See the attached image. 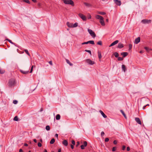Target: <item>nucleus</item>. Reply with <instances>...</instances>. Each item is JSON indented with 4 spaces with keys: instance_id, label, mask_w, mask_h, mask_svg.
<instances>
[{
    "instance_id": "f257e3e1",
    "label": "nucleus",
    "mask_w": 152,
    "mask_h": 152,
    "mask_svg": "<svg viewBox=\"0 0 152 152\" xmlns=\"http://www.w3.org/2000/svg\"><path fill=\"white\" fill-rule=\"evenodd\" d=\"M95 18L96 19L99 20V22L102 26H104L105 25L104 22V18L102 16L97 15L95 16Z\"/></svg>"
},
{
    "instance_id": "f03ea898",
    "label": "nucleus",
    "mask_w": 152,
    "mask_h": 152,
    "mask_svg": "<svg viewBox=\"0 0 152 152\" xmlns=\"http://www.w3.org/2000/svg\"><path fill=\"white\" fill-rule=\"evenodd\" d=\"M66 4H70L72 6H74V3L72 0H64V2Z\"/></svg>"
},
{
    "instance_id": "7ed1b4c3",
    "label": "nucleus",
    "mask_w": 152,
    "mask_h": 152,
    "mask_svg": "<svg viewBox=\"0 0 152 152\" xmlns=\"http://www.w3.org/2000/svg\"><path fill=\"white\" fill-rule=\"evenodd\" d=\"M88 31L92 37L94 38L96 37V35L95 33L91 29H88Z\"/></svg>"
},
{
    "instance_id": "20e7f679",
    "label": "nucleus",
    "mask_w": 152,
    "mask_h": 152,
    "mask_svg": "<svg viewBox=\"0 0 152 152\" xmlns=\"http://www.w3.org/2000/svg\"><path fill=\"white\" fill-rule=\"evenodd\" d=\"M15 83V80L14 79H10L9 82V85L10 86H14Z\"/></svg>"
},
{
    "instance_id": "39448f33",
    "label": "nucleus",
    "mask_w": 152,
    "mask_h": 152,
    "mask_svg": "<svg viewBox=\"0 0 152 152\" xmlns=\"http://www.w3.org/2000/svg\"><path fill=\"white\" fill-rule=\"evenodd\" d=\"M79 16L81 18L83 21H86V17L83 14L81 13H79L78 14Z\"/></svg>"
},
{
    "instance_id": "423d86ee",
    "label": "nucleus",
    "mask_w": 152,
    "mask_h": 152,
    "mask_svg": "<svg viewBox=\"0 0 152 152\" xmlns=\"http://www.w3.org/2000/svg\"><path fill=\"white\" fill-rule=\"evenodd\" d=\"M86 62L88 63V64L92 65L94 64V61H92L90 59H86Z\"/></svg>"
},
{
    "instance_id": "0eeeda50",
    "label": "nucleus",
    "mask_w": 152,
    "mask_h": 152,
    "mask_svg": "<svg viewBox=\"0 0 152 152\" xmlns=\"http://www.w3.org/2000/svg\"><path fill=\"white\" fill-rule=\"evenodd\" d=\"M114 3L116 4L118 6H120L121 4V2L120 1L118 0H113Z\"/></svg>"
},
{
    "instance_id": "6e6552de",
    "label": "nucleus",
    "mask_w": 152,
    "mask_h": 152,
    "mask_svg": "<svg viewBox=\"0 0 152 152\" xmlns=\"http://www.w3.org/2000/svg\"><path fill=\"white\" fill-rule=\"evenodd\" d=\"M151 20H150L143 19L141 21V22L144 23H150Z\"/></svg>"
},
{
    "instance_id": "1a4fd4ad",
    "label": "nucleus",
    "mask_w": 152,
    "mask_h": 152,
    "mask_svg": "<svg viewBox=\"0 0 152 152\" xmlns=\"http://www.w3.org/2000/svg\"><path fill=\"white\" fill-rule=\"evenodd\" d=\"M140 37H138L137 38L135 39L134 40V43L136 44H138L140 41Z\"/></svg>"
},
{
    "instance_id": "9d476101",
    "label": "nucleus",
    "mask_w": 152,
    "mask_h": 152,
    "mask_svg": "<svg viewBox=\"0 0 152 152\" xmlns=\"http://www.w3.org/2000/svg\"><path fill=\"white\" fill-rule=\"evenodd\" d=\"M118 42V40H116L112 43L111 45L109 46V47L115 45L117 44Z\"/></svg>"
},
{
    "instance_id": "9b49d317",
    "label": "nucleus",
    "mask_w": 152,
    "mask_h": 152,
    "mask_svg": "<svg viewBox=\"0 0 152 152\" xmlns=\"http://www.w3.org/2000/svg\"><path fill=\"white\" fill-rule=\"evenodd\" d=\"M135 120L137 123L140 125L141 124V122L139 118H135Z\"/></svg>"
},
{
    "instance_id": "f8f14e48",
    "label": "nucleus",
    "mask_w": 152,
    "mask_h": 152,
    "mask_svg": "<svg viewBox=\"0 0 152 152\" xmlns=\"http://www.w3.org/2000/svg\"><path fill=\"white\" fill-rule=\"evenodd\" d=\"M99 112L101 113L102 115L104 118H106L107 117V116L101 110H100Z\"/></svg>"
},
{
    "instance_id": "ddd939ff",
    "label": "nucleus",
    "mask_w": 152,
    "mask_h": 152,
    "mask_svg": "<svg viewBox=\"0 0 152 152\" xmlns=\"http://www.w3.org/2000/svg\"><path fill=\"white\" fill-rule=\"evenodd\" d=\"M20 72L22 73L23 74H27L28 73V72H29L28 70L27 71H24V70H20Z\"/></svg>"
},
{
    "instance_id": "4468645a",
    "label": "nucleus",
    "mask_w": 152,
    "mask_h": 152,
    "mask_svg": "<svg viewBox=\"0 0 152 152\" xmlns=\"http://www.w3.org/2000/svg\"><path fill=\"white\" fill-rule=\"evenodd\" d=\"M72 24H73L72 23H70L69 22H67L66 23V25L67 26L70 28H72Z\"/></svg>"
},
{
    "instance_id": "2eb2a0df",
    "label": "nucleus",
    "mask_w": 152,
    "mask_h": 152,
    "mask_svg": "<svg viewBox=\"0 0 152 152\" xmlns=\"http://www.w3.org/2000/svg\"><path fill=\"white\" fill-rule=\"evenodd\" d=\"M62 144L65 146H67L68 145V142L66 140H64L63 141Z\"/></svg>"
},
{
    "instance_id": "dca6fc26",
    "label": "nucleus",
    "mask_w": 152,
    "mask_h": 152,
    "mask_svg": "<svg viewBox=\"0 0 152 152\" xmlns=\"http://www.w3.org/2000/svg\"><path fill=\"white\" fill-rule=\"evenodd\" d=\"M128 54V53L127 52H122L121 53V55L123 56L124 57L126 56Z\"/></svg>"
},
{
    "instance_id": "f3484780",
    "label": "nucleus",
    "mask_w": 152,
    "mask_h": 152,
    "mask_svg": "<svg viewBox=\"0 0 152 152\" xmlns=\"http://www.w3.org/2000/svg\"><path fill=\"white\" fill-rule=\"evenodd\" d=\"M124 47L123 45L121 43H119L118 44V48H121Z\"/></svg>"
},
{
    "instance_id": "a211bd4d",
    "label": "nucleus",
    "mask_w": 152,
    "mask_h": 152,
    "mask_svg": "<svg viewBox=\"0 0 152 152\" xmlns=\"http://www.w3.org/2000/svg\"><path fill=\"white\" fill-rule=\"evenodd\" d=\"M98 56L99 58V59H100L102 57L101 52L98 51Z\"/></svg>"
},
{
    "instance_id": "6ab92c4d",
    "label": "nucleus",
    "mask_w": 152,
    "mask_h": 152,
    "mask_svg": "<svg viewBox=\"0 0 152 152\" xmlns=\"http://www.w3.org/2000/svg\"><path fill=\"white\" fill-rule=\"evenodd\" d=\"M66 63L68 64H69V65L70 66H72L73 64H72V63H71L70 61H69V60L67 59H66Z\"/></svg>"
},
{
    "instance_id": "aec40b11",
    "label": "nucleus",
    "mask_w": 152,
    "mask_h": 152,
    "mask_svg": "<svg viewBox=\"0 0 152 152\" xmlns=\"http://www.w3.org/2000/svg\"><path fill=\"white\" fill-rule=\"evenodd\" d=\"M88 42V43H90V44H91L92 45H94V41L93 40H90Z\"/></svg>"
},
{
    "instance_id": "412c9836",
    "label": "nucleus",
    "mask_w": 152,
    "mask_h": 152,
    "mask_svg": "<svg viewBox=\"0 0 152 152\" xmlns=\"http://www.w3.org/2000/svg\"><path fill=\"white\" fill-rule=\"evenodd\" d=\"M97 13L101 15H104L106 14V13L103 12H98Z\"/></svg>"
},
{
    "instance_id": "4be33fe9",
    "label": "nucleus",
    "mask_w": 152,
    "mask_h": 152,
    "mask_svg": "<svg viewBox=\"0 0 152 152\" xmlns=\"http://www.w3.org/2000/svg\"><path fill=\"white\" fill-rule=\"evenodd\" d=\"M60 115L59 114H57V115H56V120H59L60 119Z\"/></svg>"
},
{
    "instance_id": "5701e85b",
    "label": "nucleus",
    "mask_w": 152,
    "mask_h": 152,
    "mask_svg": "<svg viewBox=\"0 0 152 152\" xmlns=\"http://www.w3.org/2000/svg\"><path fill=\"white\" fill-rule=\"evenodd\" d=\"M122 68L124 72H125L126 70V68L125 65L123 64L122 65Z\"/></svg>"
},
{
    "instance_id": "b1692460",
    "label": "nucleus",
    "mask_w": 152,
    "mask_h": 152,
    "mask_svg": "<svg viewBox=\"0 0 152 152\" xmlns=\"http://www.w3.org/2000/svg\"><path fill=\"white\" fill-rule=\"evenodd\" d=\"M55 142V140L54 138H53L50 142V143L51 144H53Z\"/></svg>"
},
{
    "instance_id": "393cba45",
    "label": "nucleus",
    "mask_w": 152,
    "mask_h": 152,
    "mask_svg": "<svg viewBox=\"0 0 152 152\" xmlns=\"http://www.w3.org/2000/svg\"><path fill=\"white\" fill-rule=\"evenodd\" d=\"M113 54L115 57H116V58L118 57V56H119V54L118 53H117L116 52H115Z\"/></svg>"
},
{
    "instance_id": "a878e982",
    "label": "nucleus",
    "mask_w": 152,
    "mask_h": 152,
    "mask_svg": "<svg viewBox=\"0 0 152 152\" xmlns=\"http://www.w3.org/2000/svg\"><path fill=\"white\" fill-rule=\"evenodd\" d=\"M77 23H75L74 24H72V28H75L77 26Z\"/></svg>"
},
{
    "instance_id": "bb28decb",
    "label": "nucleus",
    "mask_w": 152,
    "mask_h": 152,
    "mask_svg": "<svg viewBox=\"0 0 152 152\" xmlns=\"http://www.w3.org/2000/svg\"><path fill=\"white\" fill-rule=\"evenodd\" d=\"M45 129H46V130H48V131H49L50 130V126L48 125V126H46V128H45Z\"/></svg>"
},
{
    "instance_id": "cd10ccee",
    "label": "nucleus",
    "mask_w": 152,
    "mask_h": 152,
    "mask_svg": "<svg viewBox=\"0 0 152 152\" xmlns=\"http://www.w3.org/2000/svg\"><path fill=\"white\" fill-rule=\"evenodd\" d=\"M84 4L86 6H88V7H90L91 6V4H88L86 2H84Z\"/></svg>"
},
{
    "instance_id": "c85d7f7f",
    "label": "nucleus",
    "mask_w": 152,
    "mask_h": 152,
    "mask_svg": "<svg viewBox=\"0 0 152 152\" xmlns=\"http://www.w3.org/2000/svg\"><path fill=\"white\" fill-rule=\"evenodd\" d=\"M6 40L8 41L9 42H10V43L14 45V43H13L12 42V41L9 39H7Z\"/></svg>"
},
{
    "instance_id": "c756f323",
    "label": "nucleus",
    "mask_w": 152,
    "mask_h": 152,
    "mask_svg": "<svg viewBox=\"0 0 152 152\" xmlns=\"http://www.w3.org/2000/svg\"><path fill=\"white\" fill-rule=\"evenodd\" d=\"M15 121H18V118L17 116H15L13 119Z\"/></svg>"
},
{
    "instance_id": "7c9ffc66",
    "label": "nucleus",
    "mask_w": 152,
    "mask_h": 152,
    "mask_svg": "<svg viewBox=\"0 0 152 152\" xmlns=\"http://www.w3.org/2000/svg\"><path fill=\"white\" fill-rule=\"evenodd\" d=\"M132 45L131 44H129V50H130L132 48Z\"/></svg>"
},
{
    "instance_id": "2f4dec72",
    "label": "nucleus",
    "mask_w": 152,
    "mask_h": 152,
    "mask_svg": "<svg viewBox=\"0 0 152 152\" xmlns=\"http://www.w3.org/2000/svg\"><path fill=\"white\" fill-rule=\"evenodd\" d=\"M25 52L26 53V54L28 55V56H30V54L29 53H28V52L27 50H24Z\"/></svg>"
},
{
    "instance_id": "473e14b6",
    "label": "nucleus",
    "mask_w": 152,
    "mask_h": 152,
    "mask_svg": "<svg viewBox=\"0 0 152 152\" xmlns=\"http://www.w3.org/2000/svg\"><path fill=\"white\" fill-rule=\"evenodd\" d=\"M97 44L98 45H102V41H98L97 42Z\"/></svg>"
},
{
    "instance_id": "72a5a7b5",
    "label": "nucleus",
    "mask_w": 152,
    "mask_h": 152,
    "mask_svg": "<svg viewBox=\"0 0 152 152\" xmlns=\"http://www.w3.org/2000/svg\"><path fill=\"white\" fill-rule=\"evenodd\" d=\"M23 1L27 3H28L29 4H30V2L28 0H23Z\"/></svg>"
},
{
    "instance_id": "f704fd0d",
    "label": "nucleus",
    "mask_w": 152,
    "mask_h": 152,
    "mask_svg": "<svg viewBox=\"0 0 152 152\" xmlns=\"http://www.w3.org/2000/svg\"><path fill=\"white\" fill-rule=\"evenodd\" d=\"M144 48L147 51H149V50L150 49L147 47H145Z\"/></svg>"
},
{
    "instance_id": "c9c22d12",
    "label": "nucleus",
    "mask_w": 152,
    "mask_h": 152,
    "mask_svg": "<svg viewBox=\"0 0 152 152\" xmlns=\"http://www.w3.org/2000/svg\"><path fill=\"white\" fill-rule=\"evenodd\" d=\"M85 51L87 52L88 53L91 55V51L90 50H86Z\"/></svg>"
},
{
    "instance_id": "e433bc0d",
    "label": "nucleus",
    "mask_w": 152,
    "mask_h": 152,
    "mask_svg": "<svg viewBox=\"0 0 152 152\" xmlns=\"http://www.w3.org/2000/svg\"><path fill=\"white\" fill-rule=\"evenodd\" d=\"M87 143L86 141H85L84 142V144H83V145L85 147L87 145Z\"/></svg>"
},
{
    "instance_id": "4c0bfd02",
    "label": "nucleus",
    "mask_w": 152,
    "mask_h": 152,
    "mask_svg": "<svg viewBox=\"0 0 152 152\" xmlns=\"http://www.w3.org/2000/svg\"><path fill=\"white\" fill-rule=\"evenodd\" d=\"M18 101L16 100H14L13 101V103L14 104H16L18 103Z\"/></svg>"
},
{
    "instance_id": "58836bf2",
    "label": "nucleus",
    "mask_w": 152,
    "mask_h": 152,
    "mask_svg": "<svg viewBox=\"0 0 152 152\" xmlns=\"http://www.w3.org/2000/svg\"><path fill=\"white\" fill-rule=\"evenodd\" d=\"M33 67H34V66L33 65L31 67V70H30V73H32V72Z\"/></svg>"
},
{
    "instance_id": "ea45409f",
    "label": "nucleus",
    "mask_w": 152,
    "mask_h": 152,
    "mask_svg": "<svg viewBox=\"0 0 152 152\" xmlns=\"http://www.w3.org/2000/svg\"><path fill=\"white\" fill-rule=\"evenodd\" d=\"M123 60V58L121 57H118V61H122Z\"/></svg>"
},
{
    "instance_id": "a19ab883",
    "label": "nucleus",
    "mask_w": 152,
    "mask_h": 152,
    "mask_svg": "<svg viewBox=\"0 0 152 152\" xmlns=\"http://www.w3.org/2000/svg\"><path fill=\"white\" fill-rule=\"evenodd\" d=\"M85 147L83 145H82L81 146V148L82 149H84Z\"/></svg>"
},
{
    "instance_id": "79ce46f5",
    "label": "nucleus",
    "mask_w": 152,
    "mask_h": 152,
    "mask_svg": "<svg viewBox=\"0 0 152 152\" xmlns=\"http://www.w3.org/2000/svg\"><path fill=\"white\" fill-rule=\"evenodd\" d=\"M116 147H113L112 149V151H114L116 150Z\"/></svg>"
},
{
    "instance_id": "37998d69",
    "label": "nucleus",
    "mask_w": 152,
    "mask_h": 152,
    "mask_svg": "<svg viewBox=\"0 0 152 152\" xmlns=\"http://www.w3.org/2000/svg\"><path fill=\"white\" fill-rule=\"evenodd\" d=\"M38 146L39 147H41L42 146V145L40 143L38 142Z\"/></svg>"
},
{
    "instance_id": "c03bdc74",
    "label": "nucleus",
    "mask_w": 152,
    "mask_h": 152,
    "mask_svg": "<svg viewBox=\"0 0 152 152\" xmlns=\"http://www.w3.org/2000/svg\"><path fill=\"white\" fill-rule=\"evenodd\" d=\"M109 140V139L108 138H106L105 139L104 141L106 142H108Z\"/></svg>"
},
{
    "instance_id": "a18cd8bd",
    "label": "nucleus",
    "mask_w": 152,
    "mask_h": 152,
    "mask_svg": "<svg viewBox=\"0 0 152 152\" xmlns=\"http://www.w3.org/2000/svg\"><path fill=\"white\" fill-rule=\"evenodd\" d=\"M104 134V132H102L101 133V136L102 137H103Z\"/></svg>"
},
{
    "instance_id": "49530a36",
    "label": "nucleus",
    "mask_w": 152,
    "mask_h": 152,
    "mask_svg": "<svg viewBox=\"0 0 152 152\" xmlns=\"http://www.w3.org/2000/svg\"><path fill=\"white\" fill-rule=\"evenodd\" d=\"M72 143L73 145H75V142L74 140H72Z\"/></svg>"
},
{
    "instance_id": "de8ad7c7",
    "label": "nucleus",
    "mask_w": 152,
    "mask_h": 152,
    "mask_svg": "<svg viewBox=\"0 0 152 152\" xmlns=\"http://www.w3.org/2000/svg\"><path fill=\"white\" fill-rule=\"evenodd\" d=\"M49 64L51 65H53V63H52V61H50L49 62Z\"/></svg>"
},
{
    "instance_id": "09e8293b",
    "label": "nucleus",
    "mask_w": 152,
    "mask_h": 152,
    "mask_svg": "<svg viewBox=\"0 0 152 152\" xmlns=\"http://www.w3.org/2000/svg\"><path fill=\"white\" fill-rule=\"evenodd\" d=\"M126 148V146L125 145H123L122 147V150H125Z\"/></svg>"
},
{
    "instance_id": "8fccbe9b",
    "label": "nucleus",
    "mask_w": 152,
    "mask_h": 152,
    "mask_svg": "<svg viewBox=\"0 0 152 152\" xmlns=\"http://www.w3.org/2000/svg\"><path fill=\"white\" fill-rule=\"evenodd\" d=\"M117 143V142L116 140H114L113 141V143L115 144H116Z\"/></svg>"
},
{
    "instance_id": "3c124183",
    "label": "nucleus",
    "mask_w": 152,
    "mask_h": 152,
    "mask_svg": "<svg viewBox=\"0 0 152 152\" xmlns=\"http://www.w3.org/2000/svg\"><path fill=\"white\" fill-rule=\"evenodd\" d=\"M88 44V42H84L83 43H82V45H84V44Z\"/></svg>"
},
{
    "instance_id": "603ef678",
    "label": "nucleus",
    "mask_w": 152,
    "mask_h": 152,
    "mask_svg": "<svg viewBox=\"0 0 152 152\" xmlns=\"http://www.w3.org/2000/svg\"><path fill=\"white\" fill-rule=\"evenodd\" d=\"M121 113H122V114H123V115L124 116H125V114L124 113V111L122 110H121Z\"/></svg>"
},
{
    "instance_id": "864d4df0",
    "label": "nucleus",
    "mask_w": 152,
    "mask_h": 152,
    "mask_svg": "<svg viewBox=\"0 0 152 152\" xmlns=\"http://www.w3.org/2000/svg\"><path fill=\"white\" fill-rule=\"evenodd\" d=\"M80 145V142H77L76 146L77 147Z\"/></svg>"
},
{
    "instance_id": "5fc2aeb1",
    "label": "nucleus",
    "mask_w": 152,
    "mask_h": 152,
    "mask_svg": "<svg viewBox=\"0 0 152 152\" xmlns=\"http://www.w3.org/2000/svg\"><path fill=\"white\" fill-rule=\"evenodd\" d=\"M127 151H129L130 150V148L129 147H128L127 148Z\"/></svg>"
},
{
    "instance_id": "6e6d98bb",
    "label": "nucleus",
    "mask_w": 152,
    "mask_h": 152,
    "mask_svg": "<svg viewBox=\"0 0 152 152\" xmlns=\"http://www.w3.org/2000/svg\"><path fill=\"white\" fill-rule=\"evenodd\" d=\"M55 136L56 137H57L58 138V135L57 134H56L55 135Z\"/></svg>"
},
{
    "instance_id": "4d7b16f0",
    "label": "nucleus",
    "mask_w": 152,
    "mask_h": 152,
    "mask_svg": "<svg viewBox=\"0 0 152 152\" xmlns=\"http://www.w3.org/2000/svg\"><path fill=\"white\" fill-rule=\"evenodd\" d=\"M71 148L72 149H73V148H74V146L73 145H71Z\"/></svg>"
},
{
    "instance_id": "13d9d810",
    "label": "nucleus",
    "mask_w": 152,
    "mask_h": 152,
    "mask_svg": "<svg viewBox=\"0 0 152 152\" xmlns=\"http://www.w3.org/2000/svg\"><path fill=\"white\" fill-rule=\"evenodd\" d=\"M146 106L145 105L142 108V109L143 110H145V107H146Z\"/></svg>"
},
{
    "instance_id": "bf43d9fd",
    "label": "nucleus",
    "mask_w": 152,
    "mask_h": 152,
    "mask_svg": "<svg viewBox=\"0 0 152 152\" xmlns=\"http://www.w3.org/2000/svg\"><path fill=\"white\" fill-rule=\"evenodd\" d=\"M33 140H34V142H37V140H36V139H34Z\"/></svg>"
},
{
    "instance_id": "052dcab7",
    "label": "nucleus",
    "mask_w": 152,
    "mask_h": 152,
    "mask_svg": "<svg viewBox=\"0 0 152 152\" xmlns=\"http://www.w3.org/2000/svg\"><path fill=\"white\" fill-rule=\"evenodd\" d=\"M19 152H23V150L22 149H20L19 150Z\"/></svg>"
},
{
    "instance_id": "680f3d73",
    "label": "nucleus",
    "mask_w": 152,
    "mask_h": 152,
    "mask_svg": "<svg viewBox=\"0 0 152 152\" xmlns=\"http://www.w3.org/2000/svg\"><path fill=\"white\" fill-rule=\"evenodd\" d=\"M24 146H28V145L26 143H25L24 144Z\"/></svg>"
},
{
    "instance_id": "e2e57ef3",
    "label": "nucleus",
    "mask_w": 152,
    "mask_h": 152,
    "mask_svg": "<svg viewBox=\"0 0 152 152\" xmlns=\"http://www.w3.org/2000/svg\"><path fill=\"white\" fill-rule=\"evenodd\" d=\"M32 1L34 2H36L37 1L36 0H32Z\"/></svg>"
},
{
    "instance_id": "0e129e2a",
    "label": "nucleus",
    "mask_w": 152,
    "mask_h": 152,
    "mask_svg": "<svg viewBox=\"0 0 152 152\" xmlns=\"http://www.w3.org/2000/svg\"><path fill=\"white\" fill-rule=\"evenodd\" d=\"M44 152H48L46 149H45L44 150Z\"/></svg>"
},
{
    "instance_id": "69168bd1",
    "label": "nucleus",
    "mask_w": 152,
    "mask_h": 152,
    "mask_svg": "<svg viewBox=\"0 0 152 152\" xmlns=\"http://www.w3.org/2000/svg\"><path fill=\"white\" fill-rule=\"evenodd\" d=\"M61 149H58V152H61Z\"/></svg>"
},
{
    "instance_id": "338daca9",
    "label": "nucleus",
    "mask_w": 152,
    "mask_h": 152,
    "mask_svg": "<svg viewBox=\"0 0 152 152\" xmlns=\"http://www.w3.org/2000/svg\"><path fill=\"white\" fill-rule=\"evenodd\" d=\"M88 18L89 19H91V15H90L89 17H88Z\"/></svg>"
},
{
    "instance_id": "774afa93",
    "label": "nucleus",
    "mask_w": 152,
    "mask_h": 152,
    "mask_svg": "<svg viewBox=\"0 0 152 152\" xmlns=\"http://www.w3.org/2000/svg\"><path fill=\"white\" fill-rule=\"evenodd\" d=\"M40 141L41 142H42V139H41L40 140Z\"/></svg>"
}]
</instances>
